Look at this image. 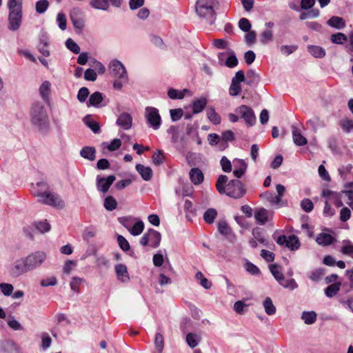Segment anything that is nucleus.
<instances>
[{"instance_id":"5","label":"nucleus","mask_w":353,"mask_h":353,"mask_svg":"<svg viewBox=\"0 0 353 353\" xmlns=\"http://www.w3.org/2000/svg\"><path fill=\"white\" fill-rule=\"evenodd\" d=\"M145 117L147 123L154 130L159 129L162 120L159 110L154 107L148 106L145 109Z\"/></svg>"},{"instance_id":"25","label":"nucleus","mask_w":353,"mask_h":353,"mask_svg":"<svg viewBox=\"0 0 353 353\" xmlns=\"http://www.w3.org/2000/svg\"><path fill=\"white\" fill-rule=\"evenodd\" d=\"M308 52L316 58H323L325 55V50L318 46H308Z\"/></svg>"},{"instance_id":"30","label":"nucleus","mask_w":353,"mask_h":353,"mask_svg":"<svg viewBox=\"0 0 353 353\" xmlns=\"http://www.w3.org/2000/svg\"><path fill=\"white\" fill-rule=\"evenodd\" d=\"M95 149L92 147H84L81 151V155L90 161L95 159Z\"/></svg>"},{"instance_id":"51","label":"nucleus","mask_w":353,"mask_h":353,"mask_svg":"<svg viewBox=\"0 0 353 353\" xmlns=\"http://www.w3.org/2000/svg\"><path fill=\"white\" fill-rule=\"evenodd\" d=\"M273 39L272 31L265 30L261 34V42L263 44H266Z\"/></svg>"},{"instance_id":"24","label":"nucleus","mask_w":353,"mask_h":353,"mask_svg":"<svg viewBox=\"0 0 353 353\" xmlns=\"http://www.w3.org/2000/svg\"><path fill=\"white\" fill-rule=\"evenodd\" d=\"M327 24L337 29H342L345 27V23L343 18L339 17H332L328 21Z\"/></svg>"},{"instance_id":"16","label":"nucleus","mask_w":353,"mask_h":353,"mask_svg":"<svg viewBox=\"0 0 353 353\" xmlns=\"http://www.w3.org/2000/svg\"><path fill=\"white\" fill-rule=\"evenodd\" d=\"M136 170L144 181H150L152 179V170L150 167L139 163L136 165Z\"/></svg>"},{"instance_id":"20","label":"nucleus","mask_w":353,"mask_h":353,"mask_svg":"<svg viewBox=\"0 0 353 353\" xmlns=\"http://www.w3.org/2000/svg\"><path fill=\"white\" fill-rule=\"evenodd\" d=\"M206 114L208 119L214 125H219L221 123V119L220 115L215 111V109L212 107H209L207 109Z\"/></svg>"},{"instance_id":"41","label":"nucleus","mask_w":353,"mask_h":353,"mask_svg":"<svg viewBox=\"0 0 353 353\" xmlns=\"http://www.w3.org/2000/svg\"><path fill=\"white\" fill-rule=\"evenodd\" d=\"M154 345L155 347L158 350V352L161 353L164 347V338L161 334L157 333L156 334L154 339Z\"/></svg>"},{"instance_id":"59","label":"nucleus","mask_w":353,"mask_h":353,"mask_svg":"<svg viewBox=\"0 0 353 353\" xmlns=\"http://www.w3.org/2000/svg\"><path fill=\"white\" fill-rule=\"evenodd\" d=\"M168 133L172 135V141L173 143L178 142L179 140V130L178 128L174 125H171L167 130Z\"/></svg>"},{"instance_id":"22","label":"nucleus","mask_w":353,"mask_h":353,"mask_svg":"<svg viewBox=\"0 0 353 353\" xmlns=\"http://www.w3.org/2000/svg\"><path fill=\"white\" fill-rule=\"evenodd\" d=\"M50 83L48 81H44L39 88V92L43 99L49 102V96L51 92Z\"/></svg>"},{"instance_id":"63","label":"nucleus","mask_w":353,"mask_h":353,"mask_svg":"<svg viewBox=\"0 0 353 353\" xmlns=\"http://www.w3.org/2000/svg\"><path fill=\"white\" fill-rule=\"evenodd\" d=\"M351 216V211L350 210L347 208L344 207L341 210L340 212V219L343 222L347 221Z\"/></svg>"},{"instance_id":"27","label":"nucleus","mask_w":353,"mask_h":353,"mask_svg":"<svg viewBox=\"0 0 353 353\" xmlns=\"http://www.w3.org/2000/svg\"><path fill=\"white\" fill-rule=\"evenodd\" d=\"M144 230V223L142 221H137L132 228H129L128 231L133 236L140 235Z\"/></svg>"},{"instance_id":"47","label":"nucleus","mask_w":353,"mask_h":353,"mask_svg":"<svg viewBox=\"0 0 353 353\" xmlns=\"http://www.w3.org/2000/svg\"><path fill=\"white\" fill-rule=\"evenodd\" d=\"M186 342L190 347H195L198 345L197 335L193 333H188L186 336Z\"/></svg>"},{"instance_id":"53","label":"nucleus","mask_w":353,"mask_h":353,"mask_svg":"<svg viewBox=\"0 0 353 353\" xmlns=\"http://www.w3.org/2000/svg\"><path fill=\"white\" fill-rule=\"evenodd\" d=\"M221 168L225 172H230L232 171V164L230 161L226 157H223L220 161Z\"/></svg>"},{"instance_id":"62","label":"nucleus","mask_w":353,"mask_h":353,"mask_svg":"<svg viewBox=\"0 0 353 353\" xmlns=\"http://www.w3.org/2000/svg\"><path fill=\"white\" fill-rule=\"evenodd\" d=\"M82 282L83 280L81 279L74 277L70 283L71 289L76 292H79L80 290V285Z\"/></svg>"},{"instance_id":"43","label":"nucleus","mask_w":353,"mask_h":353,"mask_svg":"<svg viewBox=\"0 0 353 353\" xmlns=\"http://www.w3.org/2000/svg\"><path fill=\"white\" fill-rule=\"evenodd\" d=\"M252 235L254 238L257 240L260 243L266 245V241L263 236L262 230L259 228H254L252 230Z\"/></svg>"},{"instance_id":"38","label":"nucleus","mask_w":353,"mask_h":353,"mask_svg":"<svg viewBox=\"0 0 353 353\" xmlns=\"http://www.w3.org/2000/svg\"><path fill=\"white\" fill-rule=\"evenodd\" d=\"M117 243L119 248L123 251L127 252L130 249V245L128 240L122 235H117Z\"/></svg>"},{"instance_id":"36","label":"nucleus","mask_w":353,"mask_h":353,"mask_svg":"<svg viewBox=\"0 0 353 353\" xmlns=\"http://www.w3.org/2000/svg\"><path fill=\"white\" fill-rule=\"evenodd\" d=\"M340 126L343 132L349 133L353 130V120L350 119H343L340 122Z\"/></svg>"},{"instance_id":"50","label":"nucleus","mask_w":353,"mask_h":353,"mask_svg":"<svg viewBox=\"0 0 353 353\" xmlns=\"http://www.w3.org/2000/svg\"><path fill=\"white\" fill-rule=\"evenodd\" d=\"M343 243L345 245L341 248V252L353 256V244H351L349 240L344 241Z\"/></svg>"},{"instance_id":"14","label":"nucleus","mask_w":353,"mask_h":353,"mask_svg":"<svg viewBox=\"0 0 353 353\" xmlns=\"http://www.w3.org/2000/svg\"><path fill=\"white\" fill-rule=\"evenodd\" d=\"M334 238L330 234L321 232L316 238V243L322 246H328L334 241Z\"/></svg>"},{"instance_id":"17","label":"nucleus","mask_w":353,"mask_h":353,"mask_svg":"<svg viewBox=\"0 0 353 353\" xmlns=\"http://www.w3.org/2000/svg\"><path fill=\"white\" fill-rule=\"evenodd\" d=\"M148 234L150 246L154 248H157L160 245L161 240V235L160 232L154 229H150L148 230Z\"/></svg>"},{"instance_id":"9","label":"nucleus","mask_w":353,"mask_h":353,"mask_svg":"<svg viewBox=\"0 0 353 353\" xmlns=\"http://www.w3.org/2000/svg\"><path fill=\"white\" fill-rule=\"evenodd\" d=\"M22 19V12L19 11H10L8 21H9V29L11 30H17L21 22Z\"/></svg>"},{"instance_id":"44","label":"nucleus","mask_w":353,"mask_h":353,"mask_svg":"<svg viewBox=\"0 0 353 353\" xmlns=\"http://www.w3.org/2000/svg\"><path fill=\"white\" fill-rule=\"evenodd\" d=\"M325 274V270L323 268H318L313 270L310 276V279L314 281H319L323 277Z\"/></svg>"},{"instance_id":"49","label":"nucleus","mask_w":353,"mask_h":353,"mask_svg":"<svg viewBox=\"0 0 353 353\" xmlns=\"http://www.w3.org/2000/svg\"><path fill=\"white\" fill-rule=\"evenodd\" d=\"M218 230L223 235H228L231 232V228L225 221H220L218 223Z\"/></svg>"},{"instance_id":"56","label":"nucleus","mask_w":353,"mask_h":353,"mask_svg":"<svg viewBox=\"0 0 353 353\" xmlns=\"http://www.w3.org/2000/svg\"><path fill=\"white\" fill-rule=\"evenodd\" d=\"M132 179L120 180L115 183L114 188L118 190H121L125 188L127 186L130 185L132 183Z\"/></svg>"},{"instance_id":"28","label":"nucleus","mask_w":353,"mask_h":353,"mask_svg":"<svg viewBox=\"0 0 353 353\" xmlns=\"http://www.w3.org/2000/svg\"><path fill=\"white\" fill-rule=\"evenodd\" d=\"M300 241L299 238L292 234L288 236L286 247L290 248L291 250H296L300 248Z\"/></svg>"},{"instance_id":"58","label":"nucleus","mask_w":353,"mask_h":353,"mask_svg":"<svg viewBox=\"0 0 353 353\" xmlns=\"http://www.w3.org/2000/svg\"><path fill=\"white\" fill-rule=\"evenodd\" d=\"M301 208L306 212H311L314 208L312 201L309 199H304L301 203Z\"/></svg>"},{"instance_id":"15","label":"nucleus","mask_w":353,"mask_h":353,"mask_svg":"<svg viewBox=\"0 0 353 353\" xmlns=\"http://www.w3.org/2000/svg\"><path fill=\"white\" fill-rule=\"evenodd\" d=\"M97 181L98 190L103 193L107 192L110 187V176L107 177L97 176Z\"/></svg>"},{"instance_id":"55","label":"nucleus","mask_w":353,"mask_h":353,"mask_svg":"<svg viewBox=\"0 0 353 353\" xmlns=\"http://www.w3.org/2000/svg\"><path fill=\"white\" fill-rule=\"evenodd\" d=\"M239 63V61L234 54V53H232L225 61V65L228 68H234Z\"/></svg>"},{"instance_id":"26","label":"nucleus","mask_w":353,"mask_h":353,"mask_svg":"<svg viewBox=\"0 0 353 353\" xmlns=\"http://www.w3.org/2000/svg\"><path fill=\"white\" fill-rule=\"evenodd\" d=\"M301 319L304 321L305 324H313L316 320V313L314 311H304L302 313Z\"/></svg>"},{"instance_id":"29","label":"nucleus","mask_w":353,"mask_h":353,"mask_svg":"<svg viewBox=\"0 0 353 353\" xmlns=\"http://www.w3.org/2000/svg\"><path fill=\"white\" fill-rule=\"evenodd\" d=\"M217 216V212L214 208H209L203 214L204 221L208 223L212 224L214 223V219Z\"/></svg>"},{"instance_id":"42","label":"nucleus","mask_w":353,"mask_h":353,"mask_svg":"<svg viewBox=\"0 0 353 353\" xmlns=\"http://www.w3.org/2000/svg\"><path fill=\"white\" fill-rule=\"evenodd\" d=\"M103 100L102 94L99 92H96L93 93L89 99L88 101V106L89 105H97L99 103H100Z\"/></svg>"},{"instance_id":"46","label":"nucleus","mask_w":353,"mask_h":353,"mask_svg":"<svg viewBox=\"0 0 353 353\" xmlns=\"http://www.w3.org/2000/svg\"><path fill=\"white\" fill-rule=\"evenodd\" d=\"M49 6V3L47 0H40L36 3V11L39 13H43Z\"/></svg>"},{"instance_id":"52","label":"nucleus","mask_w":353,"mask_h":353,"mask_svg":"<svg viewBox=\"0 0 353 353\" xmlns=\"http://www.w3.org/2000/svg\"><path fill=\"white\" fill-rule=\"evenodd\" d=\"M239 27L242 31L248 32L251 29V23L248 19L241 18L239 21Z\"/></svg>"},{"instance_id":"64","label":"nucleus","mask_w":353,"mask_h":353,"mask_svg":"<svg viewBox=\"0 0 353 353\" xmlns=\"http://www.w3.org/2000/svg\"><path fill=\"white\" fill-rule=\"evenodd\" d=\"M35 228L41 232H48L50 230V225L46 220L37 223Z\"/></svg>"},{"instance_id":"32","label":"nucleus","mask_w":353,"mask_h":353,"mask_svg":"<svg viewBox=\"0 0 353 353\" xmlns=\"http://www.w3.org/2000/svg\"><path fill=\"white\" fill-rule=\"evenodd\" d=\"M90 4L96 9L107 10L109 7V0H90Z\"/></svg>"},{"instance_id":"10","label":"nucleus","mask_w":353,"mask_h":353,"mask_svg":"<svg viewBox=\"0 0 353 353\" xmlns=\"http://www.w3.org/2000/svg\"><path fill=\"white\" fill-rule=\"evenodd\" d=\"M46 259V254L43 252H36L28 256L26 259L30 269H32L41 265Z\"/></svg>"},{"instance_id":"23","label":"nucleus","mask_w":353,"mask_h":353,"mask_svg":"<svg viewBox=\"0 0 353 353\" xmlns=\"http://www.w3.org/2000/svg\"><path fill=\"white\" fill-rule=\"evenodd\" d=\"M341 285V282H336L333 284L329 285L325 289V295L329 298L333 297L339 291Z\"/></svg>"},{"instance_id":"13","label":"nucleus","mask_w":353,"mask_h":353,"mask_svg":"<svg viewBox=\"0 0 353 353\" xmlns=\"http://www.w3.org/2000/svg\"><path fill=\"white\" fill-rule=\"evenodd\" d=\"M189 175L191 182L194 185H199L203 181V173L198 168H192L189 172Z\"/></svg>"},{"instance_id":"60","label":"nucleus","mask_w":353,"mask_h":353,"mask_svg":"<svg viewBox=\"0 0 353 353\" xmlns=\"http://www.w3.org/2000/svg\"><path fill=\"white\" fill-rule=\"evenodd\" d=\"M241 90V87L240 83H235L234 81H232L230 85L229 92L231 96H237Z\"/></svg>"},{"instance_id":"11","label":"nucleus","mask_w":353,"mask_h":353,"mask_svg":"<svg viewBox=\"0 0 353 353\" xmlns=\"http://www.w3.org/2000/svg\"><path fill=\"white\" fill-rule=\"evenodd\" d=\"M116 124L123 130H129L132 125V117L130 114L123 112L119 116Z\"/></svg>"},{"instance_id":"34","label":"nucleus","mask_w":353,"mask_h":353,"mask_svg":"<svg viewBox=\"0 0 353 353\" xmlns=\"http://www.w3.org/2000/svg\"><path fill=\"white\" fill-rule=\"evenodd\" d=\"M279 283L285 288H288L292 290L298 288V284L296 283L294 279H285L283 276V280L279 281Z\"/></svg>"},{"instance_id":"18","label":"nucleus","mask_w":353,"mask_h":353,"mask_svg":"<svg viewBox=\"0 0 353 353\" xmlns=\"http://www.w3.org/2000/svg\"><path fill=\"white\" fill-rule=\"evenodd\" d=\"M207 103V99L205 97L193 101L192 103V113L199 114L206 107Z\"/></svg>"},{"instance_id":"4","label":"nucleus","mask_w":353,"mask_h":353,"mask_svg":"<svg viewBox=\"0 0 353 353\" xmlns=\"http://www.w3.org/2000/svg\"><path fill=\"white\" fill-rule=\"evenodd\" d=\"M112 86L117 90H121L129 82L126 69L118 60L112 61Z\"/></svg>"},{"instance_id":"7","label":"nucleus","mask_w":353,"mask_h":353,"mask_svg":"<svg viewBox=\"0 0 353 353\" xmlns=\"http://www.w3.org/2000/svg\"><path fill=\"white\" fill-rule=\"evenodd\" d=\"M239 113L248 125L252 126L256 123V117L251 108L245 105H241L239 108Z\"/></svg>"},{"instance_id":"57","label":"nucleus","mask_w":353,"mask_h":353,"mask_svg":"<svg viewBox=\"0 0 353 353\" xmlns=\"http://www.w3.org/2000/svg\"><path fill=\"white\" fill-rule=\"evenodd\" d=\"M318 172L319 176L323 180L327 182H330L331 181V177L323 165H319Z\"/></svg>"},{"instance_id":"61","label":"nucleus","mask_w":353,"mask_h":353,"mask_svg":"<svg viewBox=\"0 0 353 353\" xmlns=\"http://www.w3.org/2000/svg\"><path fill=\"white\" fill-rule=\"evenodd\" d=\"M68 48L75 54L80 52L79 46L71 39H68L66 41Z\"/></svg>"},{"instance_id":"12","label":"nucleus","mask_w":353,"mask_h":353,"mask_svg":"<svg viewBox=\"0 0 353 353\" xmlns=\"http://www.w3.org/2000/svg\"><path fill=\"white\" fill-rule=\"evenodd\" d=\"M114 269L119 281L123 283H126L130 281V276L126 265L123 264H118L115 266Z\"/></svg>"},{"instance_id":"19","label":"nucleus","mask_w":353,"mask_h":353,"mask_svg":"<svg viewBox=\"0 0 353 353\" xmlns=\"http://www.w3.org/2000/svg\"><path fill=\"white\" fill-rule=\"evenodd\" d=\"M254 218L260 225H264L268 220V211L263 208H259L254 212Z\"/></svg>"},{"instance_id":"21","label":"nucleus","mask_w":353,"mask_h":353,"mask_svg":"<svg viewBox=\"0 0 353 353\" xmlns=\"http://www.w3.org/2000/svg\"><path fill=\"white\" fill-rule=\"evenodd\" d=\"M292 138L294 143L299 146H303L307 143V139L303 137L297 128L292 130Z\"/></svg>"},{"instance_id":"2","label":"nucleus","mask_w":353,"mask_h":353,"mask_svg":"<svg viewBox=\"0 0 353 353\" xmlns=\"http://www.w3.org/2000/svg\"><path fill=\"white\" fill-rule=\"evenodd\" d=\"M31 192L38 198V201L43 204L57 208L64 207V202L59 195L50 191L49 185L45 182H39L32 185Z\"/></svg>"},{"instance_id":"40","label":"nucleus","mask_w":353,"mask_h":353,"mask_svg":"<svg viewBox=\"0 0 353 353\" xmlns=\"http://www.w3.org/2000/svg\"><path fill=\"white\" fill-rule=\"evenodd\" d=\"M347 40V36L341 32H337L336 34H333L331 36V41L334 43L336 44H343L345 41Z\"/></svg>"},{"instance_id":"6","label":"nucleus","mask_w":353,"mask_h":353,"mask_svg":"<svg viewBox=\"0 0 353 353\" xmlns=\"http://www.w3.org/2000/svg\"><path fill=\"white\" fill-rule=\"evenodd\" d=\"M32 122L39 126L46 125L48 121V116L44 106L41 103H35L31 111Z\"/></svg>"},{"instance_id":"1","label":"nucleus","mask_w":353,"mask_h":353,"mask_svg":"<svg viewBox=\"0 0 353 353\" xmlns=\"http://www.w3.org/2000/svg\"><path fill=\"white\" fill-rule=\"evenodd\" d=\"M228 178L226 175L221 174L219 176L216 188L219 194H225L235 199L242 198L246 194L244 184L238 179L230 180L228 183Z\"/></svg>"},{"instance_id":"48","label":"nucleus","mask_w":353,"mask_h":353,"mask_svg":"<svg viewBox=\"0 0 353 353\" xmlns=\"http://www.w3.org/2000/svg\"><path fill=\"white\" fill-rule=\"evenodd\" d=\"M164 159L165 156L163 150H158L152 155V161L156 165L163 163Z\"/></svg>"},{"instance_id":"8","label":"nucleus","mask_w":353,"mask_h":353,"mask_svg":"<svg viewBox=\"0 0 353 353\" xmlns=\"http://www.w3.org/2000/svg\"><path fill=\"white\" fill-rule=\"evenodd\" d=\"M30 270L31 269L29 267L26 258L21 259L15 262L13 268L11 270V274L14 276H18Z\"/></svg>"},{"instance_id":"45","label":"nucleus","mask_w":353,"mask_h":353,"mask_svg":"<svg viewBox=\"0 0 353 353\" xmlns=\"http://www.w3.org/2000/svg\"><path fill=\"white\" fill-rule=\"evenodd\" d=\"M245 268L246 271H248L252 275L261 274L260 269L256 265H255L254 264H253L252 263H251L250 261H247L245 263Z\"/></svg>"},{"instance_id":"54","label":"nucleus","mask_w":353,"mask_h":353,"mask_svg":"<svg viewBox=\"0 0 353 353\" xmlns=\"http://www.w3.org/2000/svg\"><path fill=\"white\" fill-rule=\"evenodd\" d=\"M0 290L4 295L10 296L12 293L14 288L10 283H0Z\"/></svg>"},{"instance_id":"33","label":"nucleus","mask_w":353,"mask_h":353,"mask_svg":"<svg viewBox=\"0 0 353 353\" xmlns=\"http://www.w3.org/2000/svg\"><path fill=\"white\" fill-rule=\"evenodd\" d=\"M188 90L184 89L183 91H179L174 88H170L168 91V97L172 99H182L185 97V92Z\"/></svg>"},{"instance_id":"37","label":"nucleus","mask_w":353,"mask_h":353,"mask_svg":"<svg viewBox=\"0 0 353 353\" xmlns=\"http://www.w3.org/2000/svg\"><path fill=\"white\" fill-rule=\"evenodd\" d=\"M259 75L256 74L253 70H249L247 74L246 83L252 85L259 81Z\"/></svg>"},{"instance_id":"39","label":"nucleus","mask_w":353,"mask_h":353,"mask_svg":"<svg viewBox=\"0 0 353 353\" xmlns=\"http://www.w3.org/2000/svg\"><path fill=\"white\" fill-rule=\"evenodd\" d=\"M8 6L10 11L22 12V0H9Z\"/></svg>"},{"instance_id":"35","label":"nucleus","mask_w":353,"mask_h":353,"mask_svg":"<svg viewBox=\"0 0 353 353\" xmlns=\"http://www.w3.org/2000/svg\"><path fill=\"white\" fill-rule=\"evenodd\" d=\"M279 268L276 264H270L269 265L270 272L278 282L283 280V277L284 276L283 274L279 270Z\"/></svg>"},{"instance_id":"31","label":"nucleus","mask_w":353,"mask_h":353,"mask_svg":"<svg viewBox=\"0 0 353 353\" xmlns=\"http://www.w3.org/2000/svg\"><path fill=\"white\" fill-rule=\"evenodd\" d=\"M263 307L267 314L272 315L276 312V307L274 305L272 299L266 297L263 301Z\"/></svg>"},{"instance_id":"3","label":"nucleus","mask_w":353,"mask_h":353,"mask_svg":"<svg viewBox=\"0 0 353 353\" xmlns=\"http://www.w3.org/2000/svg\"><path fill=\"white\" fill-rule=\"evenodd\" d=\"M218 7L217 0H199L196 4V11L200 17L205 19L210 24H213L216 21L215 10Z\"/></svg>"}]
</instances>
